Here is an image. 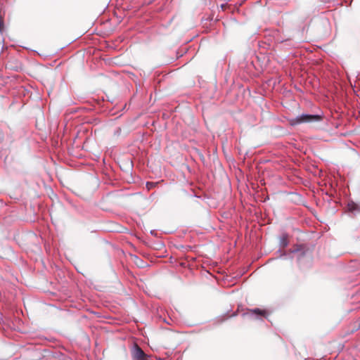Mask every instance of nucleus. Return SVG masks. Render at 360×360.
I'll list each match as a JSON object with an SVG mask.
<instances>
[{"instance_id": "1", "label": "nucleus", "mask_w": 360, "mask_h": 360, "mask_svg": "<svg viewBox=\"0 0 360 360\" xmlns=\"http://www.w3.org/2000/svg\"><path fill=\"white\" fill-rule=\"evenodd\" d=\"M321 120L319 115L302 114L289 120L290 125L297 126L303 123H314Z\"/></svg>"}, {"instance_id": "2", "label": "nucleus", "mask_w": 360, "mask_h": 360, "mask_svg": "<svg viewBox=\"0 0 360 360\" xmlns=\"http://www.w3.org/2000/svg\"><path fill=\"white\" fill-rule=\"evenodd\" d=\"M131 355L133 360H145L146 354L142 349L137 345L133 347Z\"/></svg>"}, {"instance_id": "3", "label": "nucleus", "mask_w": 360, "mask_h": 360, "mask_svg": "<svg viewBox=\"0 0 360 360\" xmlns=\"http://www.w3.org/2000/svg\"><path fill=\"white\" fill-rule=\"evenodd\" d=\"M249 314L251 317L255 319H262V318H266L268 314L266 310L255 308L249 311Z\"/></svg>"}, {"instance_id": "4", "label": "nucleus", "mask_w": 360, "mask_h": 360, "mask_svg": "<svg viewBox=\"0 0 360 360\" xmlns=\"http://www.w3.org/2000/svg\"><path fill=\"white\" fill-rule=\"evenodd\" d=\"M348 210L354 215L360 214V204L351 201L347 204Z\"/></svg>"}, {"instance_id": "5", "label": "nucleus", "mask_w": 360, "mask_h": 360, "mask_svg": "<svg viewBox=\"0 0 360 360\" xmlns=\"http://www.w3.org/2000/svg\"><path fill=\"white\" fill-rule=\"evenodd\" d=\"M279 243H280L281 247H283V248L286 247L288 244L286 237L283 236V237L281 238Z\"/></svg>"}, {"instance_id": "6", "label": "nucleus", "mask_w": 360, "mask_h": 360, "mask_svg": "<svg viewBox=\"0 0 360 360\" xmlns=\"http://www.w3.org/2000/svg\"><path fill=\"white\" fill-rule=\"evenodd\" d=\"M226 7V5L225 4H221V9H224V8Z\"/></svg>"}, {"instance_id": "7", "label": "nucleus", "mask_w": 360, "mask_h": 360, "mask_svg": "<svg viewBox=\"0 0 360 360\" xmlns=\"http://www.w3.org/2000/svg\"><path fill=\"white\" fill-rule=\"evenodd\" d=\"M298 251L297 249H295V250H293L291 251L292 253H295V252H297Z\"/></svg>"}, {"instance_id": "8", "label": "nucleus", "mask_w": 360, "mask_h": 360, "mask_svg": "<svg viewBox=\"0 0 360 360\" xmlns=\"http://www.w3.org/2000/svg\"><path fill=\"white\" fill-rule=\"evenodd\" d=\"M284 257V255H281V258H283Z\"/></svg>"}]
</instances>
